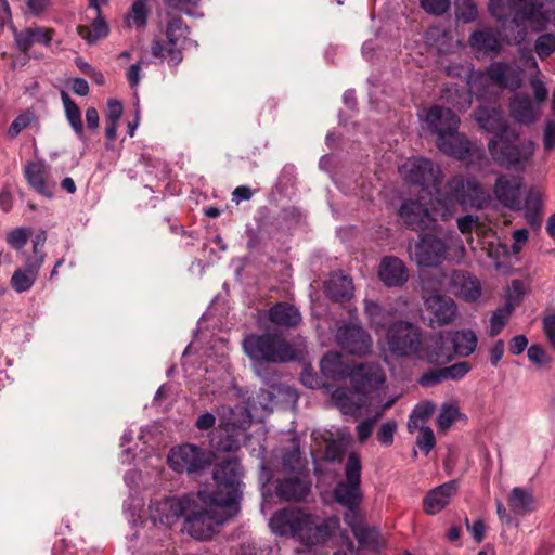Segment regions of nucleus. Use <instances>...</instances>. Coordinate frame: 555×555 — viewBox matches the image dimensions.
Instances as JSON below:
<instances>
[{
  "label": "nucleus",
  "instance_id": "nucleus-15",
  "mask_svg": "<svg viewBox=\"0 0 555 555\" xmlns=\"http://www.w3.org/2000/svg\"><path fill=\"white\" fill-rule=\"evenodd\" d=\"M336 340L343 350L358 357L369 354L372 349L370 334L363 327L356 324L339 326L336 333Z\"/></svg>",
  "mask_w": 555,
  "mask_h": 555
},
{
  "label": "nucleus",
  "instance_id": "nucleus-41",
  "mask_svg": "<svg viewBox=\"0 0 555 555\" xmlns=\"http://www.w3.org/2000/svg\"><path fill=\"white\" fill-rule=\"evenodd\" d=\"M353 535L363 548L380 552L386 546V542L382 539L379 531L374 527L363 525L357 529Z\"/></svg>",
  "mask_w": 555,
  "mask_h": 555
},
{
  "label": "nucleus",
  "instance_id": "nucleus-59",
  "mask_svg": "<svg viewBox=\"0 0 555 555\" xmlns=\"http://www.w3.org/2000/svg\"><path fill=\"white\" fill-rule=\"evenodd\" d=\"M528 359L538 366H544L550 362L544 348L540 345H531L528 348Z\"/></svg>",
  "mask_w": 555,
  "mask_h": 555
},
{
  "label": "nucleus",
  "instance_id": "nucleus-43",
  "mask_svg": "<svg viewBox=\"0 0 555 555\" xmlns=\"http://www.w3.org/2000/svg\"><path fill=\"white\" fill-rule=\"evenodd\" d=\"M108 30V26L102 16V13H100V16L96 14L90 26H78V34L89 43H94L99 39L106 37Z\"/></svg>",
  "mask_w": 555,
  "mask_h": 555
},
{
  "label": "nucleus",
  "instance_id": "nucleus-1",
  "mask_svg": "<svg viewBox=\"0 0 555 555\" xmlns=\"http://www.w3.org/2000/svg\"><path fill=\"white\" fill-rule=\"evenodd\" d=\"M243 467L237 459L222 461L214 468V491L189 493L182 531L197 541L210 540L240 512Z\"/></svg>",
  "mask_w": 555,
  "mask_h": 555
},
{
  "label": "nucleus",
  "instance_id": "nucleus-12",
  "mask_svg": "<svg viewBox=\"0 0 555 555\" xmlns=\"http://www.w3.org/2000/svg\"><path fill=\"white\" fill-rule=\"evenodd\" d=\"M352 388L359 395L366 396L379 389L386 382V374L377 362L356 365L349 373Z\"/></svg>",
  "mask_w": 555,
  "mask_h": 555
},
{
  "label": "nucleus",
  "instance_id": "nucleus-63",
  "mask_svg": "<svg viewBox=\"0 0 555 555\" xmlns=\"http://www.w3.org/2000/svg\"><path fill=\"white\" fill-rule=\"evenodd\" d=\"M30 124V118L26 115H18L10 125L8 134L10 138H15L22 130L27 128Z\"/></svg>",
  "mask_w": 555,
  "mask_h": 555
},
{
  "label": "nucleus",
  "instance_id": "nucleus-19",
  "mask_svg": "<svg viewBox=\"0 0 555 555\" xmlns=\"http://www.w3.org/2000/svg\"><path fill=\"white\" fill-rule=\"evenodd\" d=\"M448 291L466 302H475L481 295V285L468 271L453 270L449 276Z\"/></svg>",
  "mask_w": 555,
  "mask_h": 555
},
{
  "label": "nucleus",
  "instance_id": "nucleus-26",
  "mask_svg": "<svg viewBox=\"0 0 555 555\" xmlns=\"http://www.w3.org/2000/svg\"><path fill=\"white\" fill-rule=\"evenodd\" d=\"M457 489V481L450 480L428 491L423 499L424 512L428 515L441 512L449 505L451 498L456 494Z\"/></svg>",
  "mask_w": 555,
  "mask_h": 555
},
{
  "label": "nucleus",
  "instance_id": "nucleus-9",
  "mask_svg": "<svg viewBox=\"0 0 555 555\" xmlns=\"http://www.w3.org/2000/svg\"><path fill=\"white\" fill-rule=\"evenodd\" d=\"M386 339L389 350L398 357L416 354L421 349V331L410 322L397 321L390 324Z\"/></svg>",
  "mask_w": 555,
  "mask_h": 555
},
{
  "label": "nucleus",
  "instance_id": "nucleus-18",
  "mask_svg": "<svg viewBox=\"0 0 555 555\" xmlns=\"http://www.w3.org/2000/svg\"><path fill=\"white\" fill-rule=\"evenodd\" d=\"M521 177L500 175L493 186V193L501 205L518 210L521 208Z\"/></svg>",
  "mask_w": 555,
  "mask_h": 555
},
{
  "label": "nucleus",
  "instance_id": "nucleus-50",
  "mask_svg": "<svg viewBox=\"0 0 555 555\" xmlns=\"http://www.w3.org/2000/svg\"><path fill=\"white\" fill-rule=\"evenodd\" d=\"M460 414L459 408L453 404L443 405L442 410L437 418V426L440 430H447L449 429L454 421L456 420V416Z\"/></svg>",
  "mask_w": 555,
  "mask_h": 555
},
{
  "label": "nucleus",
  "instance_id": "nucleus-25",
  "mask_svg": "<svg viewBox=\"0 0 555 555\" xmlns=\"http://www.w3.org/2000/svg\"><path fill=\"white\" fill-rule=\"evenodd\" d=\"M378 278L388 287H398L409 279L405 263L398 257L385 256L378 267Z\"/></svg>",
  "mask_w": 555,
  "mask_h": 555
},
{
  "label": "nucleus",
  "instance_id": "nucleus-13",
  "mask_svg": "<svg viewBox=\"0 0 555 555\" xmlns=\"http://www.w3.org/2000/svg\"><path fill=\"white\" fill-rule=\"evenodd\" d=\"M403 179L413 185L426 188L437 186V193L440 194V170L434 168V164L423 157L410 158L400 168Z\"/></svg>",
  "mask_w": 555,
  "mask_h": 555
},
{
  "label": "nucleus",
  "instance_id": "nucleus-34",
  "mask_svg": "<svg viewBox=\"0 0 555 555\" xmlns=\"http://www.w3.org/2000/svg\"><path fill=\"white\" fill-rule=\"evenodd\" d=\"M25 178L28 184L40 195L49 198L53 196V186L47 181V172L42 164L35 162L27 164Z\"/></svg>",
  "mask_w": 555,
  "mask_h": 555
},
{
  "label": "nucleus",
  "instance_id": "nucleus-33",
  "mask_svg": "<svg viewBox=\"0 0 555 555\" xmlns=\"http://www.w3.org/2000/svg\"><path fill=\"white\" fill-rule=\"evenodd\" d=\"M307 464L308 462L300 451L299 439L293 437L289 440V446L284 448L282 453L283 470L291 474L308 475Z\"/></svg>",
  "mask_w": 555,
  "mask_h": 555
},
{
  "label": "nucleus",
  "instance_id": "nucleus-30",
  "mask_svg": "<svg viewBox=\"0 0 555 555\" xmlns=\"http://www.w3.org/2000/svg\"><path fill=\"white\" fill-rule=\"evenodd\" d=\"M352 279L343 271L331 274L330 279L324 283V292L326 296L336 302H344L353 296Z\"/></svg>",
  "mask_w": 555,
  "mask_h": 555
},
{
  "label": "nucleus",
  "instance_id": "nucleus-4",
  "mask_svg": "<svg viewBox=\"0 0 555 555\" xmlns=\"http://www.w3.org/2000/svg\"><path fill=\"white\" fill-rule=\"evenodd\" d=\"M444 198H437V216L447 220L452 215V206L457 203L462 206L481 207L487 199V194L481 184L475 178L454 176L447 185Z\"/></svg>",
  "mask_w": 555,
  "mask_h": 555
},
{
  "label": "nucleus",
  "instance_id": "nucleus-38",
  "mask_svg": "<svg viewBox=\"0 0 555 555\" xmlns=\"http://www.w3.org/2000/svg\"><path fill=\"white\" fill-rule=\"evenodd\" d=\"M331 399L334 405L345 415L357 416L363 405L361 402L356 401L353 395L343 387L336 388L331 393Z\"/></svg>",
  "mask_w": 555,
  "mask_h": 555
},
{
  "label": "nucleus",
  "instance_id": "nucleus-29",
  "mask_svg": "<svg viewBox=\"0 0 555 555\" xmlns=\"http://www.w3.org/2000/svg\"><path fill=\"white\" fill-rule=\"evenodd\" d=\"M437 146L443 154L453 156L460 160L466 159L472 150L469 140L464 134L460 133L457 129L451 130L441 135L440 139H437Z\"/></svg>",
  "mask_w": 555,
  "mask_h": 555
},
{
  "label": "nucleus",
  "instance_id": "nucleus-52",
  "mask_svg": "<svg viewBox=\"0 0 555 555\" xmlns=\"http://www.w3.org/2000/svg\"><path fill=\"white\" fill-rule=\"evenodd\" d=\"M441 369L446 380H457L463 378L472 370V365L468 362H457Z\"/></svg>",
  "mask_w": 555,
  "mask_h": 555
},
{
  "label": "nucleus",
  "instance_id": "nucleus-31",
  "mask_svg": "<svg viewBox=\"0 0 555 555\" xmlns=\"http://www.w3.org/2000/svg\"><path fill=\"white\" fill-rule=\"evenodd\" d=\"M268 318L274 325L285 328H294L302 320L298 308L286 301L274 304L268 311Z\"/></svg>",
  "mask_w": 555,
  "mask_h": 555
},
{
  "label": "nucleus",
  "instance_id": "nucleus-14",
  "mask_svg": "<svg viewBox=\"0 0 555 555\" xmlns=\"http://www.w3.org/2000/svg\"><path fill=\"white\" fill-rule=\"evenodd\" d=\"M189 493L182 496H170L150 504V518L157 525L171 527L181 517H184Z\"/></svg>",
  "mask_w": 555,
  "mask_h": 555
},
{
  "label": "nucleus",
  "instance_id": "nucleus-20",
  "mask_svg": "<svg viewBox=\"0 0 555 555\" xmlns=\"http://www.w3.org/2000/svg\"><path fill=\"white\" fill-rule=\"evenodd\" d=\"M332 533L331 521H319L312 515L305 513L296 539L306 545H317L326 542Z\"/></svg>",
  "mask_w": 555,
  "mask_h": 555
},
{
  "label": "nucleus",
  "instance_id": "nucleus-53",
  "mask_svg": "<svg viewBox=\"0 0 555 555\" xmlns=\"http://www.w3.org/2000/svg\"><path fill=\"white\" fill-rule=\"evenodd\" d=\"M454 94L456 99H452V91L447 90L444 98L449 103L452 104L454 108H457L459 111H465L472 104V95L469 92L466 91H459L457 89L454 91Z\"/></svg>",
  "mask_w": 555,
  "mask_h": 555
},
{
  "label": "nucleus",
  "instance_id": "nucleus-55",
  "mask_svg": "<svg viewBox=\"0 0 555 555\" xmlns=\"http://www.w3.org/2000/svg\"><path fill=\"white\" fill-rule=\"evenodd\" d=\"M147 0H137L131 5L130 16L137 27H145L147 21Z\"/></svg>",
  "mask_w": 555,
  "mask_h": 555
},
{
  "label": "nucleus",
  "instance_id": "nucleus-56",
  "mask_svg": "<svg viewBox=\"0 0 555 555\" xmlns=\"http://www.w3.org/2000/svg\"><path fill=\"white\" fill-rule=\"evenodd\" d=\"M421 7L429 14L442 15L451 4V0H420Z\"/></svg>",
  "mask_w": 555,
  "mask_h": 555
},
{
  "label": "nucleus",
  "instance_id": "nucleus-23",
  "mask_svg": "<svg viewBox=\"0 0 555 555\" xmlns=\"http://www.w3.org/2000/svg\"><path fill=\"white\" fill-rule=\"evenodd\" d=\"M447 332H441L429 337L424 347L423 359L435 365H442L453 360L455 353L451 349Z\"/></svg>",
  "mask_w": 555,
  "mask_h": 555
},
{
  "label": "nucleus",
  "instance_id": "nucleus-60",
  "mask_svg": "<svg viewBox=\"0 0 555 555\" xmlns=\"http://www.w3.org/2000/svg\"><path fill=\"white\" fill-rule=\"evenodd\" d=\"M34 35H31L30 28H26L22 31H15V43L20 52L26 54L33 47Z\"/></svg>",
  "mask_w": 555,
  "mask_h": 555
},
{
  "label": "nucleus",
  "instance_id": "nucleus-40",
  "mask_svg": "<svg viewBox=\"0 0 555 555\" xmlns=\"http://www.w3.org/2000/svg\"><path fill=\"white\" fill-rule=\"evenodd\" d=\"M364 312L369 319L370 325L375 328L376 332L384 330L392 318L390 310L382 307L374 300L364 301Z\"/></svg>",
  "mask_w": 555,
  "mask_h": 555
},
{
  "label": "nucleus",
  "instance_id": "nucleus-35",
  "mask_svg": "<svg viewBox=\"0 0 555 555\" xmlns=\"http://www.w3.org/2000/svg\"><path fill=\"white\" fill-rule=\"evenodd\" d=\"M455 356L468 357L477 347V336L472 330L447 331Z\"/></svg>",
  "mask_w": 555,
  "mask_h": 555
},
{
  "label": "nucleus",
  "instance_id": "nucleus-51",
  "mask_svg": "<svg viewBox=\"0 0 555 555\" xmlns=\"http://www.w3.org/2000/svg\"><path fill=\"white\" fill-rule=\"evenodd\" d=\"M420 428V435L416 439V444L420 450L427 455L436 444L434 431L428 426H422Z\"/></svg>",
  "mask_w": 555,
  "mask_h": 555
},
{
  "label": "nucleus",
  "instance_id": "nucleus-32",
  "mask_svg": "<svg viewBox=\"0 0 555 555\" xmlns=\"http://www.w3.org/2000/svg\"><path fill=\"white\" fill-rule=\"evenodd\" d=\"M469 44L476 53L490 56H495L501 49L496 33L489 27L475 30L469 37Z\"/></svg>",
  "mask_w": 555,
  "mask_h": 555
},
{
  "label": "nucleus",
  "instance_id": "nucleus-42",
  "mask_svg": "<svg viewBox=\"0 0 555 555\" xmlns=\"http://www.w3.org/2000/svg\"><path fill=\"white\" fill-rule=\"evenodd\" d=\"M61 100L65 109L66 118L79 137L83 134V124L81 120V112L79 106L70 99L65 91H61Z\"/></svg>",
  "mask_w": 555,
  "mask_h": 555
},
{
  "label": "nucleus",
  "instance_id": "nucleus-7",
  "mask_svg": "<svg viewBox=\"0 0 555 555\" xmlns=\"http://www.w3.org/2000/svg\"><path fill=\"white\" fill-rule=\"evenodd\" d=\"M361 472L360 455L357 452H350L344 467L345 479L339 481L333 491L335 501L347 509L359 508L363 500Z\"/></svg>",
  "mask_w": 555,
  "mask_h": 555
},
{
  "label": "nucleus",
  "instance_id": "nucleus-57",
  "mask_svg": "<svg viewBox=\"0 0 555 555\" xmlns=\"http://www.w3.org/2000/svg\"><path fill=\"white\" fill-rule=\"evenodd\" d=\"M397 429V424L395 421H388L384 423L377 431V440L388 447L393 443V435Z\"/></svg>",
  "mask_w": 555,
  "mask_h": 555
},
{
  "label": "nucleus",
  "instance_id": "nucleus-3",
  "mask_svg": "<svg viewBox=\"0 0 555 555\" xmlns=\"http://www.w3.org/2000/svg\"><path fill=\"white\" fill-rule=\"evenodd\" d=\"M452 247L465 251L462 240L454 231L447 232L443 237L433 233L420 234L414 250H410V258L421 268H437L447 260L448 251Z\"/></svg>",
  "mask_w": 555,
  "mask_h": 555
},
{
  "label": "nucleus",
  "instance_id": "nucleus-36",
  "mask_svg": "<svg viewBox=\"0 0 555 555\" xmlns=\"http://www.w3.org/2000/svg\"><path fill=\"white\" fill-rule=\"evenodd\" d=\"M511 116L519 124H533L537 112L533 103L527 95H516L509 102Z\"/></svg>",
  "mask_w": 555,
  "mask_h": 555
},
{
  "label": "nucleus",
  "instance_id": "nucleus-17",
  "mask_svg": "<svg viewBox=\"0 0 555 555\" xmlns=\"http://www.w3.org/2000/svg\"><path fill=\"white\" fill-rule=\"evenodd\" d=\"M401 222L413 231H424L436 221L428 208L417 199H405L398 209Z\"/></svg>",
  "mask_w": 555,
  "mask_h": 555
},
{
  "label": "nucleus",
  "instance_id": "nucleus-2",
  "mask_svg": "<svg viewBox=\"0 0 555 555\" xmlns=\"http://www.w3.org/2000/svg\"><path fill=\"white\" fill-rule=\"evenodd\" d=\"M488 9L504 25V40L508 44H520L526 40L527 23L537 15L547 22L555 17V0H490Z\"/></svg>",
  "mask_w": 555,
  "mask_h": 555
},
{
  "label": "nucleus",
  "instance_id": "nucleus-49",
  "mask_svg": "<svg viewBox=\"0 0 555 555\" xmlns=\"http://www.w3.org/2000/svg\"><path fill=\"white\" fill-rule=\"evenodd\" d=\"M456 17L463 23H472L477 18L478 10L473 0H456Z\"/></svg>",
  "mask_w": 555,
  "mask_h": 555
},
{
  "label": "nucleus",
  "instance_id": "nucleus-47",
  "mask_svg": "<svg viewBox=\"0 0 555 555\" xmlns=\"http://www.w3.org/2000/svg\"><path fill=\"white\" fill-rule=\"evenodd\" d=\"M240 434L236 429L220 433L214 447L219 452L232 453L241 448Z\"/></svg>",
  "mask_w": 555,
  "mask_h": 555
},
{
  "label": "nucleus",
  "instance_id": "nucleus-8",
  "mask_svg": "<svg viewBox=\"0 0 555 555\" xmlns=\"http://www.w3.org/2000/svg\"><path fill=\"white\" fill-rule=\"evenodd\" d=\"M171 469L180 474L199 475L212 463V453L192 443L172 448L167 456Z\"/></svg>",
  "mask_w": 555,
  "mask_h": 555
},
{
  "label": "nucleus",
  "instance_id": "nucleus-21",
  "mask_svg": "<svg viewBox=\"0 0 555 555\" xmlns=\"http://www.w3.org/2000/svg\"><path fill=\"white\" fill-rule=\"evenodd\" d=\"M307 476L294 474L291 477L278 478L275 481L276 496L285 502H300L305 500L311 487Z\"/></svg>",
  "mask_w": 555,
  "mask_h": 555
},
{
  "label": "nucleus",
  "instance_id": "nucleus-48",
  "mask_svg": "<svg viewBox=\"0 0 555 555\" xmlns=\"http://www.w3.org/2000/svg\"><path fill=\"white\" fill-rule=\"evenodd\" d=\"M533 49L541 61L546 60L555 52V34L544 33L539 35L534 41Z\"/></svg>",
  "mask_w": 555,
  "mask_h": 555
},
{
  "label": "nucleus",
  "instance_id": "nucleus-27",
  "mask_svg": "<svg viewBox=\"0 0 555 555\" xmlns=\"http://www.w3.org/2000/svg\"><path fill=\"white\" fill-rule=\"evenodd\" d=\"M42 264V256L28 257L25 261V267L18 268L13 272L10 281L11 287L16 293L29 291L34 286Z\"/></svg>",
  "mask_w": 555,
  "mask_h": 555
},
{
  "label": "nucleus",
  "instance_id": "nucleus-22",
  "mask_svg": "<svg viewBox=\"0 0 555 555\" xmlns=\"http://www.w3.org/2000/svg\"><path fill=\"white\" fill-rule=\"evenodd\" d=\"M425 122L428 129L437 134V139H440L441 135L451 130L459 129L461 121L459 116L451 108L434 105L427 111Z\"/></svg>",
  "mask_w": 555,
  "mask_h": 555
},
{
  "label": "nucleus",
  "instance_id": "nucleus-46",
  "mask_svg": "<svg viewBox=\"0 0 555 555\" xmlns=\"http://www.w3.org/2000/svg\"><path fill=\"white\" fill-rule=\"evenodd\" d=\"M434 410H435V405L429 401L416 404L409 417V422H408L409 431L413 433L418 427H422L421 424L428 421V418L433 414Z\"/></svg>",
  "mask_w": 555,
  "mask_h": 555
},
{
  "label": "nucleus",
  "instance_id": "nucleus-62",
  "mask_svg": "<svg viewBox=\"0 0 555 555\" xmlns=\"http://www.w3.org/2000/svg\"><path fill=\"white\" fill-rule=\"evenodd\" d=\"M543 145L545 151H552L555 147V121L546 120L543 131Z\"/></svg>",
  "mask_w": 555,
  "mask_h": 555
},
{
  "label": "nucleus",
  "instance_id": "nucleus-39",
  "mask_svg": "<svg viewBox=\"0 0 555 555\" xmlns=\"http://www.w3.org/2000/svg\"><path fill=\"white\" fill-rule=\"evenodd\" d=\"M507 504L514 514L526 515L533 509V496L528 490L515 487L508 494Z\"/></svg>",
  "mask_w": 555,
  "mask_h": 555
},
{
  "label": "nucleus",
  "instance_id": "nucleus-16",
  "mask_svg": "<svg viewBox=\"0 0 555 555\" xmlns=\"http://www.w3.org/2000/svg\"><path fill=\"white\" fill-rule=\"evenodd\" d=\"M424 305L428 315V325L433 328L451 324L457 313L455 301L446 295H430L425 299Z\"/></svg>",
  "mask_w": 555,
  "mask_h": 555
},
{
  "label": "nucleus",
  "instance_id": "nucleus-61",
  "mask_svg": "<svg viewBox=\"0 0 555 555\" xmlns=\"http://www.w3.org/2000/svg\"><path fill=\"white\" fill-rule=\"evenodd\" d=\"M345 524L350 527L352 534L357 532L358 528H361L364 524L362 517L359 514V508L348 509L344 517Z\"/></svg>",
  "mask_w": 555,
  "mask_h": 555
},
{
  "label": "nucleus",
  "instance_id": "nucleus-6",
  "mask_svg": "<svg viewBox=\"0 0 555 555\" xmlns=\"http://www.w3.org/2000/svg\"><path fill=\"white\" fill-rule=\"evenodd\" d=\"M189 34L190 27L184 20L181 16H172L166 24V40L152 41V55L166 62L170 67H177L183 61Z\"/></svg>",
  "mask_w": 555,
  "mask_h": 555
},
{
  "label": "nucleus",
  "instance_id": "nucleus-58",
  "mask_svg": "<svg viewBox=\"0 0 555 555\" xmlns=\"http://www.w3.org/2000/svg\"><path fill=\"white\" fill-rule=\"evenodd\" d=\"M444 380H446V378H444L442 369L440 367V369L429 370V371L423 373L418 379V383L423 387H433V386L438 385Z\"/></svg>",
  "mask_w": 555,
  "mask_h": 555
},
{
  "label": "nucleus",
  "instance_id": "nucleus-54",
  "mask_svg": "<svg viewBox=\"0 0 555 555\" xmlns=\"http://www.w3.org/2000/svg\"><path fill=\"white\" fill-rule=\"evenodd\" d=\"M29 234V230L25 228H15L8 233L7 242L12 248L20 250L26 245Z\"/></svg>",
  "mask_w": 555,
  "mask_h": 555
},
{
  "label": "nucleus",
  "instance_id": "nucleus-37",
  "mask_svg": "<svg viewBox=\"0 0 555 555\" xmlns=\"http://www.w3.org/2000/svg\"><path fill=\"white\" fill-rule=\"evenodd\" d=\"M321 373L333 380H340L349 376L348 367L343 362V358L338 352H327L320 361Z\"/></svg>",
  "mask_w": 555,
  "mask_h": 555
},
{
  "label": "nucleus",
  "instance_id": "nucleus-45",
  "mask_svg": "<svg viewBox=\"0 0 555 555\" xmlns=\"http://www.w3.org/2000/svg\"><path fill=\"white\" fill-rule=\"evenodd\" d=\"M525 216L532 228H540L542 222V203L538 195L530 193L525 203Z\"/></svg>",
  "mask_w": 555,
  "mask_h": 555
},
{
  "label": "nucleus",
  "instance_id": "nucleus-28",
  "mask_svg": "<svg viewBox=\"0 0 555 555\" xmlns=\"http://www.w3.org/2000/svg\"><path fill=\"white\" fill-rule=\"evenodd\" d=\"M474 119L481 129L494 133L496 137L507 133L509 130L503 114L494 107L479 106L474 112Z\"/></svg>",
  "mask_w": 555,
  "mask_h": 555
},
{
  "label": "nucleus",
  "instance_id": "nucleus-5",
  "mask_svg": "<svg viewBox=\"0 0 555 555\" xmlns=\"http://www.w3.org/2000/svg\"><path fill=\"white\" fill-rule=\"evenodd\" d=\"M243 348L256 362L283 363L295 358V350L288 341L269 333L247 335Z\"/></svg>",
  "mask_w": 555,
  "mask_h": 555
},
{
  "label": "nucleus",
  "instance_id": "nucleus-10",
  "mask_svg": "<svg viewBox=\"0 0 555 555\" xmlns=\"http://www.w3.org/2000/svg\"><path fill=\"white\" fill-rule=\"evenodd\" d=\"M517 138L518 134L509 129L507 133L489 141V153L498 165L509 169L527 162L528 156L522 153L518 145L512 142V140H517Z\"/></svg>",
  "mask_w": 555,
  "mask_h": 555
},
{
  "label": "nucleus",
  "instance_id": "nucleus-44",
  "mask_svg": "<svg viewBox=\"0 0 555 555\" xmlns=\"http://www.w3.org/2000/svg\"><path fill=\"white\" fill-rule=\"evenodd\" d=\"M514 311V306L509 301L498 307L490 318L489 335L491 337L498 336L505 326L508 318Z\"/></svg>",
  "mask_w": 555,
  "mask_h": 555
},
{
  "label": "nucleus",
  "instance_id": "nucleus-64",
  "mask_svg": "<svg viewBox=\"0 0 555 555\" xmlns=\"http://www.w3.org/2000/svg\"><path fill=\"white\" fill-rule=\"evenodd\" d=\"M543 330L548 341L555 348V314L547 315L543 319Z\"/></svg>",
  "mask_w": 555,
  "mask_h": 555
},
{
  "label": "nucleus",
  "instance_id": "nucleus-24",
  "mask_svg": "<svg viewBox=\"0 0 555 555\" xmlns=\"http://www.w3.org/2000/svg\"><path fill=\"white\" fill-rule=\"evenodd\" d=\"M305 512L299 508H282L270 518V527L278 535L296 539Z\"/></svg>",
  "mask_w": 555,
  "mask_h": 555
},
{
  "label": "nucleus",
  "instance_id": "nucleus-11",
  "mask_svg": "<svg viewBox=\"0 0 555 555\" xmlns=\"http://www.w3.org/2000/svg\"><path fill=\"white\" fill-rule=\"evenodd\" d=\"M521 74V68L516 64L507 62H493L488 66L485 74L479 72L473 73L469 78V83L473 88L475 80H481L485 77H488L489 80L499 88L516 91L522 85Z\"/></svg>",
  "mask_w": 555,
  "mask_h": 555
}]
</instances>
